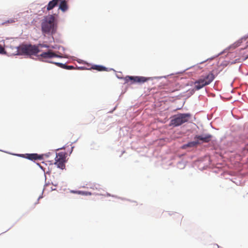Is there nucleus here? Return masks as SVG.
<instances>
[{"label":"nucleus","instance_id":"f257e3e1","mask_svg":"<svg viewBox=\"0 0 248 248\" xmlns=\"http://www.w3.org/2000/svg\"><path fill=\"white\" fill-rule=\"evenodd\" d=\"M215 77L212 72L202 75L194 82V89L199 90L203 87L209 85L215 79Z\"/></svg>","mask_w":248,"mask_h":248},{"label":"nucleus","instance_id":"f03ea898","mask_svg":"<svg viewBox=\"0 0 248 248\" xmlns=\"http://www.w3.org/2000/svg\"><path fill=\"white\" fill-rule=\"evenodd\" d=\"M55 17L52 15H49L45 17L41 24L42 32L46 34L54 33L55 31Z\"/></svg>","mask_w":248,"mask_h":248},{"label":"nucleus","instance_id":"7ed1b4c3","mask_svg":"<svg viewBox=\"0 0 248 248\" xmlns=\"http://www.w3.org/2000/svg\"><path fill=\"white\" fill-rule=\"evenodd\" d=\"M18 52L22 55H36L40 52L39 48L36 45L22 44L18 47Z\"/></svg>","mask_w":248,"mask_h":248},{"label":"nucleus","instance_id":"20e7f679","mask_svg":"<svg viewBox=\"0 0 248 248\" xmlns=\"http://www.w3.org/2000/svg\"><path fill=\"white\" fill-rule=\"evenodd\" d=\"M191 117L189 113H179L174 115L170 121V125L178 126L187 122Z\"/></svg>","mask_w":248,"mask_h":248},{"label":"nucleus","instance_id":"39448f33","mask_svg":"<svg viewBox=\"0 0 248 248\" xmlns=\"http://www.w3.org/2000/svg\"><path fill=\"white\" fill-rule=\"evenodd\" d=\"M66 159V153L64 152H60L56 154V156L55 158V164L57 167L61 169H63L65 168V162Z\"/></svg>","mask_w":248,"mask_h":248},{"label":"nucleus","instance_id":"423d86ee","mask_svg":"<svg viewBox=\"0 0 248 248\" xmlns=\"http://www.w3.org/2000/svg\"><path fill=\"white\" fill-rule=\"evenodd\" d=\"M38 59L43 62H48L47 59L52 58H62V57L57 54L51 50H49L46 52H44L38 56Z\"/></svg>","mask_w":248,"mask_h":248},{"label":"nucleus","instance_id":"0eeeda50","mask_svg":"<svg viewBox=\"0 0 248 248\" xmlns=\"http://www.w3.org/2000/svg\"><path fill=\"white\" fill-rule=\"evenodd\" d=\"M149 79V78L140 76H127L125 77V80L126 81H128V80H130L132 81V83H142L146 82Z\"/></svg>","mask_w":248,"mask_h":248},{"label":"nucleus","instance_id":"6e6552de","mask_svg":"<svg viewBox=\"0 0 248 248\" xmlns=\"http://www.w3.org/2000/svg\"><path fill=\"white\" fill-rule=\"evenodd\" d=\"M22 156L31 160H42L43 159V155H40L37 154H26L22 155Z\"/></svg>","mask_w":248,"mask_h":248},{"label":"nucleus","instance_id":"1a4fd4ad","mask_svg":"<svg viewBox=\"0 0 248 248\" xmlns=\"http://www.w3.org/2000/svg\"><path fill=\"white\" fill-rule=\"evenodd\" d=\"M211 135L207 134L205 135L196 136L195 137V139H197L198 140H202V142H208L211 140Z\"/></svg>","mask_w":248,"mask_h":248},{"label":"nucleus","instance_id":"9d476101","mask_svg":"<svg viewBox=\"0 0 248 248\" xmlns=\"http://www.w3.org/2000/svg\"><path fill=\"white\" fill-rule=\"evenodd\" d=\"M200 143L198 140L197 141H193L188 142L187 144H184L182 146L183 149H186L188 147H193L196 146L197 145L199 144Z\"/></svg>","mask_w":248,"mask_h":248},{"label":"nucleus","instance_id":"9b49d317","mask_svg":"<svg viewBox=\"0 0 248 248\" xmlns=\"http://www.w3.org/2000/svg\"><path fill=\"white\" fill-rule=\"evenodd\" d=\"M59 8L63 12L66 11L68 9L67 2L65 0H61Z\"/></svg>","mask_w":248,"mask_h":248},{"label":"nucleus","instance_id":"f8f14e48","mask_svg":"<svg viewBox=\"0 0 248 248\" xmlns=\"http://www.w3.org/2000/svg\"><path fill=\"white\" fill-rule=\"evenodd\" d=\"M92 68L98 71H108L107 68L101 65H95L93 66Z\"/></svg>","mask_w":248,"mask_h":248},{"label":"nucleus","instance_id":"ddd939ff","mask_svg":"<svg viewBox=\"0 0 248 248\" xmlns=\"http://www.w3.org/2000/svg\"><path fill=\"white\" fill-rule=\"evenodd\" d=\"M5 53L4 48L0 45V54Z\"/></svg>","mask_w":248,"mask_h":248},{"label":"nucleus","instance_id":"4468645a","mask_svg":"<svg viewBox=\"0 0 248 248\" xmlns=\"http://www.w3.org/2000/svg\"><path fill=\"white\" fill-rule=\"evenodd\" d=\"M173 215L175 217H179L180 218H181V215L179 214L175 213V214H173Z\"/></svg>","mask_w":248,"mask_h":248},{"label":"nucleus","instance_id":"2eb2a0df","mask_svg":"<svg viewBox=\"0 0 248 248\" xmlns=\"http://www.w3.org/2000/svg\"><path fill=\"white\" fill-rule=\"evenodd\" d=\"M74 193H78V194H85V193L83 191H73V192Z\"/></svg>","mask_w":248,"mask_h":248},{"label":"nucleus","instance_id":"dca6fc26","mask_svg":"<svg viewBox=\"0 0 248 248\" xmlns=\"http://www.w3.org/2000/svg\"><path fill=\"white\" fill-rule=\"evenodd\" d=\"M55 64L58 66H59L61 67H63V64L61 63H59V62H55Z\"/></svg>","mask_w":248,"mask_h":248},{"label":"nucleus","instance_id":"f3484780","mask_svg":"<svg viewBox=\"0 0 248 248\" xmlns=\"http://www.w3.org/2000/svg\"><path fill=\"white\" fill-rule=\"evenodd\" d=\"M66 67L67 69H72L73 68L72 66H66Z\"/></svg>","mask_w":248,"mask_h":248},{"label":"nucleus","instance_id":"a211bd4d","mask_svg":"<svg viewBox=\"0 0 248 248\" xmlns=\"http://www.w3.org/2000/svg\"><path fill=\"white\" fill-rule=\"evenodd\" d=\"M45 47H48L47 46H44Z\"/></svg>","mask_w":248,"mask_h":248},{"label":"nucleus","instance_id":"6ab92c4d","mask_svg":"<svg viewBox=\"0 0 248 248\" xmlns=\"http://www.w3.org/2000/svg\"><path fill=\"white\" fill-rule=\"evenodd\" d=\"M247 58H248V55L247 56Z\"/></svg>","mask_w":248,"mask_h":248}]
</instances>
